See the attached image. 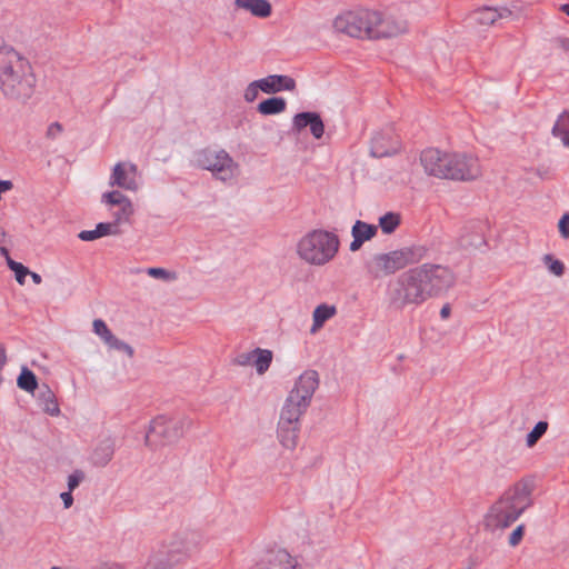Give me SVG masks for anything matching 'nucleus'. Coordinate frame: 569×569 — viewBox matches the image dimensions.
Returning <instances> with one entry per match:
<instances>
[{
  "mask_svg": "<svg viewBox=\"0 0 569 569\" xmlns=\"http://www.w3.org/2000/svg\"><path fill=\"white\" fill-rule=\"evenodd\" d=\"M319 387V375L316 370L303 371L289 391L280 411L277 437L284 449L293 450L298 445L300 419L311 405L312 397Z\"/></svg>",
  "mask_w": 569,
  "mask_h": 569,
  "instance_id": "1",
  "label": "nucleus"
},
{
  "mask_svg": "<svg viewBox=\"0 0 569 569\" xmlns=\"http://www.w3.org/2000/svg\"><path fill=\"white\" fill-rule=\"evenodd\" d=\"M36 77L29 60L13 47L0 46V92L11 101L24 103L33 94Z\"/></svg>",
  "mask_w": 569,
  "mask_h": 569,
  "instance_id": "2",
  "label": "nucleus"
},
{
  "mask_svg": "<svg viewBox=\"0 0 569 569\" xmlns=\"http://www.w3.org/2000/svg\"><path fill=\"white\" fill-rule=\"evenodd\" d=\"M420 163L428 176L439 179L470 181L481 176L478 158L463 152L428 148L421 152Z\"/></svg>",
  "mask_w": 569,
  "mask_h": 569,
  "instance_id": "3",
  "label": "nucleus"
},
{
  "mask_svg": "<svg viewBox=\"0 0 569 569\" xmlns=\"http://www.w3.org/2000/svg\"><path fill=\"white\" fill-rule=\"evenodd\" d=\"M340 248L336 232L313 229L302 236L297 243V254L306 263L322 267L335 259Z\"/></svg>",
  "mask_w": 569,
  "mask_h": 569,
  "instance_id": "4",
  "label": "nucleus"
},
{
  "mask_svg": "<svg viewBox=\"0 0 569 569\" xmlns=\"http://www.w3.org/2000/svg\"><path fill=\"white\" fill-rule=\"evenodd\" d=\"M387 297L389 305L397 310L419 307L431 299L416 267L403 271L389 282Z\"/></svg>",
  "mask_w": 569,
  "mask_h": 569,
  "instance_id": "5",
  "label": "nucleus"
},
{
  "mask_svg": "<svg viewBox=\"0 0 569 569\" xmlns=\"http://www.w3.org/2000/svg\"><path fill=\"white\" fill-rule=\"evenodd\" d=\"M531 505L529 491L525 487H515L496 501L486 516V526L490 529H503L513 523Z\"/></svg>",
  "mask_w": 569,
  "mask_h": 569,
  "instance_id": "6",
  "label": "nucleus"
},
{
  "mask_svg": "<svg viewBox=\"0 0 569 569\" xmlns=\"http://www.w3.org/2000/svg\"><path fill=\"white\" fill-rule=\"evenodd\" d=\"M428 251L426 246L413 244L386 253H378L372 258L370 271L376 278L393 274L407 266L418 263L427 258Z\"/></svg>",
  "mask_w": 569,
  "mask_h": 569,
  "instance_id": "7",
  "label": "nucleus"
},
{
  "mask_svg": "<svg viewBox=\"0 0 569 569\" xmlns=\"http://www.w3.org/2000/svg\"><path fill=\"white\" fill-rule=\"evenodd\" d=\"M193 163L201 170H207L222 182H228L239 176V163L224 150L204 148L193 156Z\"/></svg>",
  "mask_w": 569,
  "mask_h": 569,
  "instance_id": "8",
  "label": "nucleus"
},
{
  "mask_svg": "<svg viewBox=\"0 0 569 569\" xmlns=\"http://www.w3.org/2000/svg\"><path fill=\"white\" fill-rule=\"evenodd\" d=\"M190 426V420L186 417L169 418L158 416L148 428L144 443L150 448L160 445H169L180 439L184 430Z\"/></svg>",
  "mask_w": 569,
  "mask_h": 569,
  "instance_id": "9",
  "label": "nucleus"
},
{
  "mask_svg": "<svg viewBox=\"0 0 569 569\" xmlns=\"http://www.w3.org/2000/svg\"><path fill=\"white\" fill-rule=\"evenodd\" d=\"M416 270L431 299L445 296L457 281L456 273L446 264L423 262L416 266Z\"/></svg>",
  "mask_w": 569,
  "mask_h": 569,
  "instance_id": "10",
  "label": "nucleus"
},
{
  "mask_svg": "<svg viewBox=\"0 0 569 569\" xmlns=\"http://www.w3.org/2000/svg\"><path fill=\"white\" fill-rule=\"evenodd\" d=\"M376 19V10L359 8L337 16L333 20V28L337 32L353 38L371 39L372 22Z\"/></svg>",
  "mask_w": 569,
  "mask_h": 569,
  "instance_id": "11",
  "label": "nucleus"
},
{
  "mask_svg": "<svg viewBox=\"0 0 569 569\" xmlns=\"http://www.w3.org/2000/svg\"><path fill=\"white\" fill-rule=\"evenodd\" d=\"M376 21L372 22L371 39H387L408 32V21L399 14L383 16L376 11Z\"/></svg>",
  "mask_w": 569,
  "mask_h": 569,
  "instance_id": "12",
  "label": "nucleus"
},
{
  "mask_svg": "<svg viewBox=\"0 0 569 569\" xmlns=\"http://www.w3.org/2000/svg\"><path fill=\"white\" fill-rule=\"evenodd\" d=\"M109 184L120 189L136 192L139 189L138 168L131 162H118L114 164Z\"/></svg>",
  "mask_w": 569,
  "mask_h": 569,
  "instance_id": "13",
  "label": "nucleus"
},
{
  "mask_svg": "<svg viewBox=\"0 0 569 569\" xmlns=\"http://www.w3.org/2000/svg\"><path fill=\"white\" fill-rule=\"evenodd\" d=\"M512 12L508 8L483 7L472 11L469 16V22L473 26L489 27L500 19L510 18Z\"/></svg>",
  "mask_w": 569,
  "mask_h": 569,
  "instance_id": "14",
  "label": "nucleus"
},
{
  "mask_svg": "<svg viewBox=\"0 0 569 569\" xmlns=\"http://www.w3.org/2000/svg\"><path fill=\"white\" fill-rule=\"evenodd\" d=\"M292 127L296 131L300 132L309 127L312 137L317 140L321 139L325 133V124L317 112H300L293 117Z\"/></svg>",
  "mask_w": 569,
  "mask_h": 569,
  "instance_id": "15",
  "label": "nucleus"
},
{
  "mask_svg": "<svg viewBox=\"0 0 569 569\" xmlns=\"http://www.w3.org/2000/svg\"><path fill=\"white\" fill-rule=\"evenodd\" d=\"M399 142L390 133H376L371 139V154L376 158L387 157L396 153Z\"/></svg>",
  "mask_w": 569,
  "mask_h": 569,
  "instance_id": "16",
  "label": "nucleus"
},
{
  "mask_svg": "<svg viewBox=\"0 0 569 569\" xmlns=\"http://www.w3.org/2000/svg\"><path fill=\"white\" fill-rule=\"evenodd\" d=\"M259 569H299L297 560L286 550L279 549L268 553Z\"/></svg>",
  "mask_w": 569,
  "mask_h": 569,
  "instance_id": "17",
  "label": "nucleus"
},
{
  "mask_svg": "<svg viewBox=\"0 0 569 569\" xmlns=\"http://www.w3.org/2000/svg\"><path fill=\"white\" fill-rule=\"evenodd\" d=\"M262 84V92L277 93L280 91H293L296 89V81L289 76L271 74L260 79Z\"/></svg>",
  "mask_w": 569,
  "mask_h": 569,
  "instance_id": "18",
  "label": "nucleus"
},
{
  "mask_svg": "<svg viewBox=\"0 0 569 569\" xmlns=\"http://www.w3.org/2000/svg\"><path fill=\"white\" fill-rule=\"evenodd\" d=\"M37 401L39 407L49 416L58 417L60 415L57 397L48 385L39 387Z\"/></svg>",
  "mask_w": 569,
  "mask_h": 569,
  "instance_id": "19",
  "label": "nucleus"
},
{
  "mask_svg": "<svg viewBox=\"0 0 569 569\" xmlns=\"http://www.w3.org/2000/svg\"><path fill=\"white\" fill-rule=\"evenodd\" d=\"M234 6L258 18H267L271 14V4L268 0H234Z\"/></svg>",
  "mask_w": 569,
  "mask_h": 569,
  "instance_id": "20",
  "label": "nucleus"
},
{
  "mask_svg": "<svg viewBox=\"0 0 569 569\" xmlns=\"http://www.w3.org/2000/svg\"><path fill=\"white\" fill-rule=\"evenodd\" d=\"M459 244L466 250L480 249L486 244L483 232L479 227L466 228L460 236Z\"/></svg>",
  "mask_w": 569,
  "mask_h": 569,
  "instance_id": "21",
  "label": "nucleus"
},
{
  "mask_svg": "<svg viewBox=\"0 0 569 569\" xmlns=\"http://www.w3.org/2000/svg\"><path fill=\"white\" fill-rule=\"evenodd\" d=\"M337 313V308L333 305L321 303L317 306L312 312V326L310 333H317L323 325Z\"/></svg>",
  "mask_w": 569,
  "mask_h": 569,
  "instance_id": "22",
  "label": "nucleus"
},
{
  "mask_svg": "<svg viewBox=\"0 0 569 569\" xmlns=\"http://www.w3.org/2000/svg\"><path fill=\"white\" fill-rule=\"evenodd\" d=\"M114 445L110 440L100 442L92 452L91 460L97 467H106L112 459Z\"/></svg>",
  "mask_w": 569,
  "mask_h": 569,
  "instance_id": "23",
  "label": "nucleus"
},
{
  "mask_svg": "<svg viewBox=\"0 0 569 569\" xmlns=\"http://www.w3.org/2000/svg\"><path fill=\"white\" fill-rule=\"evenodd\" d=\"M286 100L281 97H273L269 98L267 100L261 101L258 104V111L261 114L270 116V114H278L286 110Z\"/></svg>",
  "mask_w": 569,
  "mask_h": 569,
  "instance_id": "24",
  "label": "nucleus"
},
{
  "mask_svg": "<svg viewBox=\"0 0 569 569\" xmlns=\"http://www.w3.org/2000/svg\"><path fill=\"white\" fill-rule=\"evenodd\" d=\"M378 231V227L375 224H369L361 220H357L351 229L352 238H358L363 242L371 240Z\"/></svg>",
  "mask_w": 569,
  "mask_h": 569,
  "instance_id": "25",
  "label": "nucleus"
},
{
  "mask_svg": "<svg viewBox=\"0 0 569 569\" xmlns=\"http://www.w3.org/2000/svg\"><path fill=\"white\" fill-rule=\"evenodd\" d=\"M17 385L21 390H24L29 393H33L37 389H39L36 375L27 367H22L21 372L17 379Z\"/></svg>",
  "mask_w": 569,
  "mask_h": 569,
  "instance_id": "26",
  "label": "nucleus"
},
{
  "mask_svg": "<svg viewBox=\"0 0 569 569\" xmlns=\"http://www.w3.org/2000/svg\"><path fill=\"white\" fill-rule=\"evenodd\" d=\"M552 134L560 138L563 146L569 148V113L561 114L552 128Z\"/></svg>",
  "mask_w": 569,
  "mask_h": 569,
  "instance_id": "27",
  "label": "nucleus"
},
{
  "mask_svg": "<svg viewBox=\"0 0 569 569\" xmlns=\"http://www.w3.org/2000/svg\"><path fill=\"white\" fill-rule=\"evenodd\" d=\"M272 352L268 349L256 348L253 366L259 375H263L270 367Z\"/></svg>",
  "mask_w": 569,
  "mask_h": 569,
  "instance_id": "28",
  "label": "nucleus"
},
{
  "mask_svg": "<svg viewBox=\"0 0 569 569\" xmlns=\"http://www.w3.org/2000/svg\"><path fill=\"white\" fill-rule=\"evenodd\" d=\"M401 216L397 212H387L379 218V227L385 234H391L400 224Z\"/></svg>",
  "mask_w": 569,
  "mask_h": 569,
  "instance_id": "29",
  "label": "nucleus"
},
{
  "mask_svg": "<svg viewBox=\"0 0 569 569\" xmlns=\"http://www.w3.org/2000/svg\"><path fill=\"white\" fill-rule=\"evenodd\" d=\"M101 201L109 206H119V207L127 206V203H132L131 200L127 196H124L123 193H121L118 190L104 192L102 194Z\"/></svg>",
  "mask_w": 569,
  "mask_h": 569,
  "instance_id": "30",
  "label": "nucleus"
},
{
  "mask_svg": "<svg viewBox=\"0 0 569 569\" xmlns=\"http://www.w3.org/2000/svg\"><path fill=\"white\" fill-rule=\"evenodd\" d=\"M548 430V422L547 421H539L533 429L527 435L526 438V445L528 448H532L540 438L547 432Z\"/></svg>",
  "mask_w": 569,
  "mask_h": 569,
  "instance_id": "31",
  "label": "nucleus"
},
{
  "mask_svg": "<svg viewBox=\"0 0 569 569\" xmlns=\"http://www.w3.org/2000/svg\"><path fill=\"white\" fill-rule=\"evenodd\" d=\"M548 271L556 277H561L565 273V264L559 259H555L552 254H545L542 258Z\"/></svg>",
  "mask_w": 569,
  "mask_h": 569,
  "instance_id": "32",
  "label": "nucleus"
},
{
  "mask_svg": "<svg viewBox=\"0 0 569 569\" xmlns=\"http://www.w3.org/2000/svg\"><path fill=\"white\" fill-rule=\"evenodd\" d=\"M8 267L14 272L16 280L20 283H24V278L30 273V270L24 267L22 263L17 262L10 258H8Z\"/></svg>",
  "mask_w": 569,
  "mask_h": 569,
  "instance_id": "33",
  "label": "nucleus"
},
{
  "mask_svg": "<svg viewBox=\"0 0 569 569\" xmlns=\"http://www.w3.org/2000/svg\"><path fill=\"white\" fill-rule=\"evenodd\" d=\"M134 209L132 203H127V206H122L119 208L117 212L113 213L114 217V223H117V227L119 228L120 223L129 222L131 216L133 214Z\"/></svg>",
  "mask_w": 569,
  "mask_h": 569,
  "instance_id": "34",
  "label": "nucleus"
},
{
  "mask_svg": "<svg viewBox=\"0 0 569 569\" xmlns=\"http://www.w3.org/2000/svg\"><path fill=\"white\" fill-rule=\"evenodd\" d=\"M179 559H167L162 557H153L149 560L144 569H170L174 562H178Z\"/></svg>",
  "mask_w": 569,
  "mask_h": 569,
  "instance_id": "35",
  "label": "nucleus"
},
{
  "mask_svg": "<svg viewBox=\"0 0 569 569\" xmlns=\"http://www.w3.org/2000/svg\"><path fill=\"white\" fill-rule=\"evenodd\" d=\"M147 273L156 279H161L163 281H173L177 279L174 272H170L163 268L151 267L147 269Z\"/></svg>",
  "mask_w": 569,
  "mask_h": 569,
  "instance_id": "36",
  "label": "nucleus"
},
{
  "mask_svg": "<svg viewBox=\"0 0 569 569\" xmlns=\"http://www.w3.org/2000/svg\"><path fill=\"white\" fill-rule=\"evenodd\" d=\"M96 230L100 238L104 236H116L120 232L114 222H100L96 226Z\"/></svg>",
  "mask_w": 569,
  "mask_h": 569,
  "instance_id": "37",
  "label": "nucleus"
},
{
  "mask_svg": "<svg viewBox=\"0 0 569 569\" xmlns=\"http://www.w3.org/2000/svg\"><path fill=\"white\" fill-rule=\"evenodd\" d=\"M259 91H262V84L260 82V79L252 81L248 84L243 94L244 100L247 102H253L257 99Z\"/></svg>",
  "mask_w": 569,
  "mask_h": 569,
  "instance_id": "38",
  "label": "nucleus"
},
{
  "mask_svg": "<svg viewBox=\"0 0 569 569\" xmlns=\"http://www.w3.org/2000/svg\"><path fill=\"white\" fill-rule=\"evenodd\" d=\"M254 360V349L249 352L239 353L232 360V363L240 367L253 366Z\"/></svg>",
  "mask_w": 569,
  "mask_h": 569,
  "instance_id": "39",
  "label": "nucleus"
},
{
  "mask_svg": "<svg viewBox=\"0 0 569 569\" xmlns=\"http://www.w3.org/2000/svg\"><path fill=\"white\" fill-rule=\"evenodd\" d=\"M86 478L82 470L77 469L68 477V490L73 491Z\"/></svg>",
  "mask_w": 569,
  "mask_h": 569,
  "instance_id": "40",
  "label": "nucleus"
},
{
  "mask_svg": "<svg viewBox=\"0 0 569 569\" xmlns=\"http://www.w3.org/2000/svg\"><path fill=\"white\" fill-rule=\"evenodd\" d=\"M92 327H93V332L99 336L102 340L109 335L111 333L110 329L108 328V326L106 325V322L101 319H96L93 320V323H92Z\"/></svg>",
  "mask_w": 569,
  "mask_h": 569,
  "instance_id": "41",
  "label": "nucleus"
},
{
  "mask_svg": "<svg viewBox=\"0 0 569 569\" xmlns=\"http://www.w3.org/2000/svg\"><path fill=\"white\" fill-rule=\"evenodd\" d=\"M559 233L563 239H569V213H565L558 222Z\"/></svg>",
  "mask_w": 569,
  "mask_h": 569,
  "instance_id": "42",
  "label": "nucleus"
},
{
  "mask_svg": "<svg viewBox=\"0 0 569 569\" xmlns=\"http://www.w3.org/2000/svg\"><path fill=\"white\" fill-rule=\"evenodd\" d=\"M525 526L519 525L509 536V545L516 547L522 539Z\"/></svg>",
  "mask_w": 569,
  "mask_h": 569,
  "instance_id": "43",
  "label": "nucleus"
},
{
  "mask_svg": "<svg viewBox=\"0 0 569 569\" xmlns=\"http://www.w3.org/2000/svg\"><path fill=\"white\" fill-rule=\"evenodd\" d=\"M112 349L122 351L126 355H128V357H130V358L133 357V349H132V347L129 346L128 343H126L122 340L118 339L117 342L113 345Z\"/></svg>",
  "mask_w": 569,
  "mask_h": 569,
  "instance_id": "44",
  "label": "nucleus"
},
{
  "mask_svg": "<svg viewBox=\"0 0 569 569\" xmlns=\"http://www.w3.org/2000/svg\"><path fill=\"white\" fill-rule=\"evenodd\" d=\"M62 132V126L59 122L51 123L47 129V137L56 139Z\"/></svg>",
  "mask_w": 569,
  "mask_h": 569,
  "instance_id": "45",
  "label": "nucleus"
},
{
  "mask_svg": "<svg viewBox=\"0 0 569 569\" xmlns=\"http://www.w3.org/2000/svg\"><path fill=\"white\" fill-rule=\"evenodd\" d=\"M79 239L82 240V241H93L96 239H99L100 237L98 236L97 233V230L93 229V230H82L79 234H78Z\"/></svg>",
  "mask_w": 569,
  "mask_h": 569,
  "instance_id": "46",
  "label": "nucleus"
},
{
  "mask_svg": "<svg viewBox=\"0 0 569 569\" xmlns=\"http://www.w3.org/2000/svg\"><path fill=\"white\" fill-rule=\"evenodd\" d=\"M60 498H61V500L63 502V507L66 509H69L72 506V503H73L72 491L68 490L66 492H62L60 495Z\"/></svg>",
  "mask_w": 569,
  "mask_h": 569,
  "instance_id": "47",
  "label": "nucleus"
},
{
  "mask_svg": "<svg viewBox=\"0 0 569 569\" xmlns=\"http://www.w3.org/2000/svg\"><path fill=\"white\" fill-rule=\"evenodd\" d=\"M556 44L565 52H569V38L558 37L555 40Z\"/></svg>",
  "mask_w": 569,
  "mask_h": 569,
  "instance_id": "48",
  "label": "nucleus"
},
{
  "mask_svg": "<svg viewBox=\"0 0 569 569\" xmlns=\"http://www.w3.org/2000/svg\"><path fill=\"white\" fill-rule=\"evenodd\" d=\"M363 243L365 242L362 240L353 238L352 241L350 242L349 249L350 251L356 252L362 247Z\"/></svg>",
  "mask_w": 569,
  "mask_h": 569,
  "instance_id": "49",
  "label": "nucleus"
},
{
  "mask_svg": "<svg viewBox=\"0 0 569 569\" xmlns=\"http://www.w3.org/2000/svg\"><path fill=\"white\" fill-rule=\"evenodd\" d=\"M6 363H7L6 347L2 343H0V371L3 369Z\"/></svg>",
  "mask_w": 569,
  "mask_h": 569,
  "instance_id": "50",
  "label": "nucleus"
},
{
  "mask_svg": "<svg viewBox=\"0 0 569 569\" xmlns=\"http://www.w3.org/2000/svg\"><path fill=\"white\" fill-rule=\"evenodd\" d=\"M450 313H451L450 305L449 303L443 305L440 309L441 319H448L450 317Z\"/></svg>",
  "mask_w": 569,
  "mask_h": 569,
  "instance_id": "51",
  "label": "nucleus"
},
{
  "mask_svg": "<svg viewBox=\"0 0 569 569\" xmlns=\"http://www.w3.org/2000/svg\"><path fill=\"white\" fill-rule=\"evenodd\" d=\"M118 338L113 336V333H109L104 339L103 342L110 348H113V345L117 342Z\"/></svg>",
  "mask_w": 569,
  "mask_h": 569,
  "instance_id": "52",
  "label": "nucleus"
},
{
  "mask_svg": "<svg viewBox=\"0 0 569 569\" xmlns=\"http://www.w3.org/2000/svg\"><path fill=\"white\" fill-rule=\"evenodd\" d=\"M118 338L113 336V333H109L104 339L103 342L110 348H113V345L117 342Z\"/></svg>",
  "mask_w": 569,
  "mask_h": 569,
  "instance_id": "53",
  "label": "nucleus"
},
{
  "mask_svg": "<svg viewBox=\"0 0 569 569\" xmlns=\"http://www.w3.org/2000/svg\"><path fill=\"white\" fill-rule=\"evenodd\" d=\"M29 274H30V277H31L32 281H33L36 284H40V283H41L42 278H41V276H40L39 273H37V272H31V271H30V273H29Z\"/></svg>",
  "mask_w": 569,
  "mask_h": 569,
  "instance_id": "54",
  "label": "nucleus"
},
{
  "mask_svg": "<svg viewBox=\"0 0 569 569\" xmlns=\"http://www.w3.org/2000/svg\"><path fill=\"white\" fill-rule=\"evenodd\" d=\"M3 237H4V232L3 230L0 228V244L3 242ZM0 251L2 253H4L6 256H8V250L3 247H0Z\"/></svg>",
  "mask_w": 569,
  "mask_h": 569,
  "instance_id": "55",
  "label": "nucleus"
},
{
  "mask_svg": "<svg viewBox=\"0 0 569 569\" xmlns=\"http://www.w3.org/2000/svg\"><path fill=\"white\" fill-rule=\"evenodd\" d=\"M560 10L569 16V4L568 3L561 4Z\"/></svg>",
  "mask_w": 569,
  "mask_h": 569,
  "instance_id": "56",
  "label": "nucleus"
},
{
  "mask_svg": "<svg viewBox=\"0 0 569 569\" xmlns=\"http://www.w3.org/2000/svg\"><path fill=\"white\" fill-rule=\"evenodd\" d=\"M189 551H190V548L186 546V547L183 548V553H188Z\"/></svg>",
  "mask_w": 569,
  "mask_h": 569,
  "instance_id": "57",
  "label": "nucleus"
},
{
  "mask_svg": "<svg viewBox=\"0 0 569 569\" xmlns=\"http://www.w3.org/2000/svg\"><path fill=\"white\" fill-rule=\"evenodd\" d=\"M51 569H61V568H59V567H52Z\"/></svg>",
  "mask_w": 569,
  "mask_h": 569,
  "instance_id": "58",
  "label": "nucleus"
}]
</instances>
